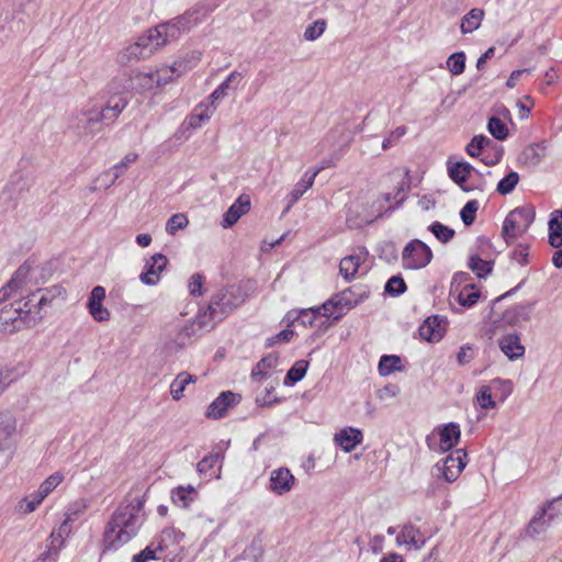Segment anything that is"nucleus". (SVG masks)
<instances>
[{"label":"nucleus","mask_w":562,"mask_h":562,"mask_svg":"<svg viewBox=\"0 0 562 562\" xmlns=\"http://www.w3.org/2000/svg\"><path fill=\"white\" fill-rule=\"evenodd\" d=\"M143 507L144 502L136 498L114 510L104 529V550H119L136 537L144 521Z\"/></svg>","instance_id":"obj_1"},{"label":"nucleus","mask_w":562,"mask_h":562,"mask_svg":"<svg viewBox=\"0 0 562 562\" xmlns=\"http://www.w3.org/2000/svg\"><path fill=\"white\" fill-rule=\"evenodd\" d=\"M238 289L229 286L228 289L215 294L207 307V312L199 314L194 319L186 324L176 335L173 345L177 350L182 349L192 342V338L203 328L212 327V321H221L235 306L239 304L233 301L235 291Z\"/></svg>","instance_id":"obj_2"},{"label":"nucleus","mask_w":562,"mask_h":562,"mask_svg":"<svg viewBox=\"0 0 562 562\" xmlns=\"http://www.w3.org/2000/svg\"><path fill=\"white\" fill-rule=\"evenodd\" d=\"M171 26L158 25L149 29L145 34L126 46L119 53L117 60L122 65H128L149 58L155 52L170 43L168 36H173Z\"/></svg>","instance_id":"obj_3"},{"label":"nucleus","mask_w":562,"mask_h":562,"mask_svg":"<svg viewBox=\"0 0 562 562\" xmlns=\"http://www.w3.org/2000/svg\"><path fill=\"white\" fill-rule=\"evenodd\" d=\"M409 189L408 180L402 178L396 181L394 192H386L381 194L372 203V210L359 221H353L351 217L347 218V222L352 227H360L372 223L374 220L381 217L384 213L394 210L401 203L404 202L406 195L405 192Z\"/></svg>","instance_id":"obj_4"},{"label":"nucleus","mask_w":562,"mask_h":562,"mask_svg":"<svg viewBox=\"0 0 562 562\" xmlns=\"http://www.w3.org/2000/svg\"><path fill=\"white\" fill-rule=\"evenodd\" d=\"M41 321L42 315L33 314L29 307V302H25L23 306L20 303L18 306L11 304L0 311V326L2 330L10 334L35 327Z\"/></svg>","instance_id":"obj_5"},{"label":"nucleus","mask_w":562,"mask_h":562,"mask_svg":"<svg viewBox=\"0 0 562 562\" xmlns=\"http://www.w3.org/2000/svg\"><path fill=\"white\" fill-rule=\"evenodd\" d=\"M369 296V292L362 291L357 293L349 288L334 295L330 300L323 304L324 316L339 319L347 311L353 308Z\"/></svg>","instance_id":"obj_6"},{"label":"nucleus","mask_w":562,"mask_h":562,"mask_svg":"<svg viewBox=\"0 0 562 562\" xmlns=\"http://www.w3.org/2000/svg\"><path fill=\"white\" fill-rule=\"evenodd\" d=\"M103 124H106L104 115L93 101H89L80 111L77 127L82 136H94L101 132Z\"/></svg>","instance_id":"obj_7"},{"label":"nucleus","mask_w":562,"mask_h":562,"mask_svg":"<svg viewBox=\"0 0 562 562\" xmlns=\"http://www.w3.org/2000/svg\"><path fill=\"white\" fill-rule=\"evenodd\" d=\"M533 214L530 210L517 207L508 213L503 224V237L507 243L521 236L530 226Z\"/></svg>","instance_id":"obj_8"},{"label":"nucleus","mask_w":562,"mask_h":562,"mask_svg":"<svg viewBox=\"0 0 562 562\" xmlns=\"http://www.w3.org/2000/svg\"><path fill=\"white\" fill-rule=\"evenodd\" d=\"M461 430L458 424L449 423L438 427L431 436L427 438L428 447L436 452H447L456 447L460 440Z\"/></svg>","instance_id":"obj_9"},{"label":"nucleus","mask_w":562,"mask_h":562,"mask_svg":"<svg viewBox=\"0 0 562 562\" xmlns=\"http://www.w3.org/2000/svg\"><path fill=\"white\" fill-rule=\"evenodd\" d=\"M432 258L430 248L419 239L411 240L403 249L402 261L405 269L417 270L426 267Z\"/></svg>","instance_id":"obj_10"},{"label":"nucleus","mask_w":562,"mask_h":562,"mask_svg":"<svg viewBox=\"0 0 562 562\" xmlns=\"http://www.w3.org/2000/svg\"><path fill=\"white\" fill-rule=\"evenodd\" d=\"M210 12L211 9L209 7L201 4L192 8L171 22L164 23L162 25L171 26L175 32L173 36H168L169 41L177 40L182 31H189L205 21Z\"/></svg>","instance_id":"obj_11"},{"label":"nucleus","mask_w":562,"mask_h":562,"mask_svg":"<svg viewBox=\"0 0 562 562\" xmlns=\"http://www.w3.org/2000/svg\"><path fill=\"white\" fill-rule=\"evenodd\" d=\"M469 279L467 273H458L453 277L452 289L450 295L462 306V307H472L474 306L480 296L481 292L473 283H467L461 289H459V284L465 282Z\"/></svg>","instance_id":"obj_12"},{"label":"nucleus","mask_w":562,"mask_h":562,"mask_svg":"<svg viewBox=\"0 0 562 562\" xmlns=\"http://www.w3.org/2000/svg\"><path fill=\"white\" fill-rule=\"evenodd\" d=\"M467 457V452L463 449H457L436 463V469L445 481L449 483L454 482L468 463Z\"/></svg>","instance_id":"obj_13"},{"label":"nucleus","mask_w":562,"mask_h":562,"mask_svg":"<svg viewBox=\"0 0 562 562\" xmlns=\"http://www.w3.org/2000/svg\"><path fill=\"white\" fill-rule=\"evenodd\" d=\"M16 445V419L11 413L0 414V451L14 454Z\"/></svg>","instance_id":"obj_14"},{"label":"nucleus","mask_w":562,"mask_h":562,"mask_svg":"<svg viewBox=\"0 0 562 562\" xmlns=\"http://www.w3.org/2000/svg\"><path fill=\"white\" fill-rule=\"evenodd\" d=\"M295 483L296 479L292 472L285 467H280L270 472L268 490L277 496H283L292 491Z\"/></svg>","instance_id":"obj_15"},{"label":"nucleus","mask_w":562,"mask_h":562,"mask_svg":"<svg viewBox=\"0 0 562 562\" xmlns=\"http://www.w3.org/2000/svg\"><path fill=\"white\" fill-rule=\"evenodd\" d=\"M447 319L438 315L427 317L419 327V335L429 342H438L447 330Z\"/></svg>","instance_id":"obj_16"},{"label":"nucleus","mask_w":562,"mask_h":562,"mask_svg":"<svg viewBox=\"0 0 562 562\" xmlns=\"http://www.w3.org/2000/svg\"><path fill=\"white\" fill-rule=\"evenodd\" d=\"M395 542L397 546H405L408 550L418 551L426 544V537L419 527L406 524L401 528Z\"/></svg>","instance_id":"obj_17"},{"label":"nucleus","mask_w":562,"mask_h":562,"mask_svg":"<svg viewBox=\"0 0 562 562\" xmlns=\"http://www.w3.org/2000/svg\"><path fill=\"white\" fill-rule=\"evenodd\" d=\"M168 259L162 254H155L145 263V269L139 280L146 285H155L160 280V273L165 270Z\"/></svg>","instance_id":"obj_18"},{"label":"nucleus","mask_w":562,"mask_h":562,"mask_svg":"<svg viewBox=\"0 0 562 562\" xmlns=\"http://www.w3.org/2000/svg\"><path fill=\"white\" fill-rule=\"evenodd\" d=\"M105 299V290L103 286L98 285L94 286L91 291L89 301H88V310L90 315L97 322H106L110 319V312L108 308L103 307V301Z\"/></svg>","instance_id":"obj_19"},{"label":"nucleus","mask_w":562,"mask_h":562,"mask_svg":"<svg viewBox=\"0 0 562 562\" xmlns=\"http://www.w3.org/2000/svg\"><path fill=\"white\" fill-rule=\"evenodd\" d=\"M368 251L364 247L358 248V250L341 259L339 263V272L345 280L350 281L357 274L360 266L367 260Z\"/></svg>","instance_id":"obj_20"},{"label":"nucleus","mask_w":562,"mask_h":562,"mask_svg":"<svg viewBox=\"0 0 562 562\" xmlns=\"http://www.w3.org/2000/svg\"><path fill=\"white\" fill-rule=\"evenodd\" d=\"M239 396L231 391L222 392L207 407L206 416L222 418L227 409L237 404Z\"/></svg>","instance_id":"obj_21"},{"label":"nucleus","mask_w":562,"mask_h":562,"mask_svg":"<svg viewBox=\"0 0 562 562\" xmlns=\"http://www.w3.org/2000/svg\"><path fill=\"white\" fill-rule=\"evenodd\" d=\"M475 171L474 167L467 161H448V175L449 177L463 190L471 191L474 188L467 186L468 179L472 172Z\"/></svg>","instance_id":"obj_22"},{"label":"nucleus","mask_w":562,"mask_h":562,"mask_svg":"<svg viewBox=\"0 0 562 562\" xmlns=\"http://www.w3.org/2000/svg\"><path fill=\"white\" fill-rule=\"evenodd\" d=\"M250 210V198L246 194L239 195L238 199L229 206L223 216L222 226L224 228L232 227L238 220Z\"/></svg>","instance_id":"obj_23"},{"label":"nucleus","mask_w":562,"mask_h":562,"mask_svg":"<svg viewBox=\"0 0 562 562\" xmlns=\"http://www.w3.org/2000/svg\"><path fill=\"white\" fill-rule=\"evenodd\" d=\"M498 347L509 360H517L524 357L525 347L518 334H507L498 339Z\"/></svg>","instance_id":"obj_24"},{"label":"nucleus","mask_w":562,"mask_h":562,"mask_svg":"<svg viewBox=\"0 0 562 562\" xmlns=\"http://www.w3.org/2000/svg\"><path fill=\"white\" fill-rule=\"evenodd\" d=\"M334 440L345 452H351L362 442L363 435L360 429L346 427L335 435Z\"/></svg>","instance_id":"obj_25"},{"label":"nucleus","mask_w":562,"mask_h":562,"mask_svg":"<svg viewBox=\"0 0 562 562\" xmlns=\"http://www.w3.org/2000/svg\"><path fill=\"white\" fill-rule=\"evenodd\" d=\"M156 86L159 88L175 81L177 78L186 74V67L181 63H172V65H162L155 69Z\"/></svg>","instance_id":"obj_26"},{"label":"nucleus","mask_w":562,"mask_h":562,"mask_svg":"<svg viewBox=\"0 0 562 562\" xmlns=\"http://www.w3.org/2000/svg\"><path fill=\"white\" fill-rule=\"evenodd\" d=\"M127 105V99L123 94L112 95L100 110L104 115L106 124L114 122Z\"/></svg>","instance_id":"obj_27"},{"label":"nucleus","mask_w":562,"mask_h":562,"mask_svg":"<svg viewBox=\"0 0 562 562\" xmlns=\"http://www.w3.org/2000/svg\"><path fill=\"white\" fill-rule=\"evenodd\" d=\"M27 371L23 362H14L4 366L0 370V393L3 392L11 383L19 380Z\"/></svg>","instance_id":"obj_28"},{"label":"nucleus","mask_w":562,"mask_h":562,"mask_svg":"<svg viewBox=\"0 0 562 562\" xmlns=\"http://www.w3.org/2000/svg\"><path fill=\"white\" fill-rule=\"evenodd\" d=\"M244 79L243 72L232 71L228 77L210 94L211 103H214L227 95L228 90H237L239 83Z\"/></svg>","instance_id":"obj_29"},{"label":"nucleus","mask_w":562,"mask_h":562,"mask_svg":"<svg viewBox=\"0 0 562 562\" xmlns=\"http://www.w3.org/2000/svg\"><path fill=\"white\" fill-rule=\"evenodd\" d=\"M323 167L314 170L313 172H305L302 179L294 186L290 193V204H294L314 184L316 176L321 172Z\"/></svg>","instance_id":"obj_30"},{"label":"nucleus","mask_w":562,"mask_h":562,"mask_svg":"<svg viewBox=\"0 0 562 562\" xmlns=\"http://www.w3.org/2000/svg\"><path fill=\"white\" fill-rule=\"evenodd\" d=\"M215 112V106L211 103L209 105L206 104H199L193 113L188 117L187 123L189 127L195 130L202 126L204 122H207L212 115Z\"/></svg>","instance_id":"obj_31"},{"label":"nucleus","mask_w":562,"mask_h":562,"mask_svg":"<svg viewBox=\"0 0 562 562\" xmlns=\"http://www.w3.org/2000/svg\"><path fill=\"white\" fill-rule=\"evenodd\" d=\"M546 156V146L542 144H530L521 153L520 160L527 166L539 165Z\"/></svg>","instance_id":"obj_32"},{"label":"nucleus","mask_w":562,"mask_h":562,"mask_svg":"<svg viewBox=\"0 0 562 562\" xmlns=\"http://www.w3.org/2000/svg\"><path fill=\"white\" fill-rule=\"evenodd\" d=\"M26 273L27 271L23 267L16 270L12 279L0 289V303L10 299L22 286Z\"/></svg>","instance_id":"obj_33"},{"label":"nucleus","mask_w":562,"mask_h":562,"mask_svg":"<svg viewBox=\"0 0 562 562\" xmlns=\"http://www.w3.org/2000/svg\"><path fill=\"white\" fill-rule=\"evenodd\" d=\"M487 385L495 400L501 403H504L514 391V383L501 378L493 379Z\"/></svg>","instance_id":"obj_34"},{"label":"nucleus","mask_w":562,"mask_h":562,"mask_svg":"<svg viewBox=\"0 0 562 562\" xmlns=\"http://www.w3.org/2000/svg\"><path fill=\"white\" fill-rule=\"evenodd\" d=\"M182 532H180L173 527H167L157 537L155 543L157 544L158 550L164 551L168 549L170 546L178 544L182 540Z\"/></svg>","instance_id":"obj_35"},{"label":"nucleus","mask_w":562,"mask_h":562,"mask_svg":"<svg viewBox=\"0 0 562 562\" xmlns=\"http://www.w3.org/2000/svg\"><path fill=\"white\" fill-rule=\"evenodd\" d=\"M491 147H494L491 138L485 135H475L467 145L465 151L470 157L476 158Z\"/></svg>","instance_id":"obj_36"},{"label":"nucleus","mask_w":562,"mask_h":562,"mask_svg":"<svg viewBox=\"0 0 562 562\" xmlns=\"http://www.w3.org/2000/svg\"><path fill=\"white\" fill-rule=\"evenodd\" d=\"M196 490L192 485L178 486L171 493L172 502L183 508H188L193 502Z\"/></svg>","instance_id":"obj_37"},{"label":"nucleus","mask_w":562,"mask_h":562,"mask_svg":"<svg viewBox=\"0 0 562 562\" xmlns=\"http://www.w3.org/2000/svg\"><path fill=\"white\" fill-rule=\"evenodd\" d=\"M323 308H308V310H301V311H290L286 314V319L291 323L293 322H301L304 326H312L314 323V318L316 315L323 314Z\"/></svg>","instance_id":"obj_38"},{"label":"nucleus","mask_w":562,"mask_h":562,"mask_svg":"<svg viewBox=\"0 0 562 562\" xmlns=\"http://www.w3.org/2000/svg\"><path fill=\"white\" fill-rule=\"evenodd\" d=\"M195 380L196 378L194 375L186 372L179 373L170 384V394L172 398L179 401L183 395L186 386L189 383L195 382Z\"/></svg>","instance_id":"obj_39"},{"label":"nucleus","mask_w":562,"mask_h":562,"mask_svg":"<svg viewBox=\"0 0 562 562\" xmlns=\"http://www.w3.org/2000/svg\"><path fill=\"white\" fill-rule=\"evenodd\" d=\"M483 11L481 9H472L468 14H465L461 21V32L463 34L472 33L476 29L480 27Z\"/></svg>","instance_id":"obj_40"},{"label":"nucleus","mask_w":562,"mask_h":562,"mask_svg":"<svg viewBox=\"0 0 562 562\" xmlns=\"http://www.w3.org/2000/svg\"><path fill=\"white\" fill-rule=\"evenodd\" d=\"M133 82L135 87L142 91H149L159 88V86H156L155 70L136 72L133 77Z\"/></svg>","instance_id":"obj_41"},{"label":"nucleus","mask_w":562,"mask_h":562,"mask_svg":"<svg viewBox=\"0 0 562 562\" xmlns=\"http://www.w3.org/2000/svg\"><path fill=\"white\" fill-rule=\"evenodd\" d=\"M531 306L529 304L516 305L507 310L504 317L512 325L529 319Z\"/></svg>","instance_id":"obj_42"},{"label":"nucleus","mask_w":562,"mask_h":562,"mask_svg":"<svg viewBox=\"0 0 562 562\" xmlns=\"http://www.w3.org/2000/svg\"><path fill=\"white\" fill-rule=\"evenodd\" d=\"M278 364V357L269 355L262 358L251 372V378L256 381H261L267 376V370L274 368Z\"/></svg>","instance_id":"obj_43"},{"label":"nucleus","mask_w":562,"mask_h":562,"mask_svg":"<svg viewBox=\"0 0 562 562\" xmlns=\"http://www.w3.org/2000/svg\"><path fill=\"white\" fill-rule=\"evenodd\" d=\"M308 361L306 360H299L296 361L292 368L288 371L285 378H284V384L292 385L299 381H301L308 368Z\"/></svg>","instance_id":"obj_44"},{"label":"nucleus","mask_w":562,"mask_h":562,"mask_svg":"<svg viewBox=\"0 0 562 562\" xmlns=\"http://www.w3.org/2000/svg\"><path fill=\"white\" fill-rule=\"evenodd\" d=\"M401 358L397 356H382L379 362V372L385 376L395 371H401Z\"/></svg>","instance_id":"obj_45"},{"label":"nucleus","mask_w":562,"mask_h":562,"mask_svg":"<svg viewBox=\"0 0 562 562\" xmlns=\"http://www.w3.org/2000/svg\"><path fill=\"white\" fill-rule=\"evenodd\" d=\"M476 402L482 409H493L497 405V401L487 384L482 385L477 391Z\"/></svg>","instance_id":"obj_46"},{"label":"nucleus","mask_w":562,"mask_h":562,"mask_svg":"<svg viewBox=\"0 0 562 562\" xmlns=\"http://www.w3.org/2000/svg\"><path fill=\"white\" fill-rule=\"evenodd\" d=\"M63 481L64 474L61 472H55L49 475L36 491L42 497L46 498Z\"/></svg>","instance_id":"obj_47"},{"label":"nucleus","mask_w":562,"mask_h":562,"mask_svg":"<svg viewBox=\"0 0 562 562\" xmlns=\"http://www.w3.org/2000/svg\"><path fill=\"white\" fill-rule=\"evenodd\" d=\"M447 68L453 76L461 75L465 68V54L458 52L450 55L447 59Z\"/></svg>","instance_id":"obj_48"},{"label":"nucleus","mask_w":562,"mask_h":562,"mask_svg":"<svg viewBox=\"0 0 562 562\" xmlns=\"http://www.w3.org/2000/svg\"><path fill=\"white\" fill-rule=\"evenodd\" d=\"M189 225V218L184 213L173 214L166 224V232L169 235H176L180 229L186 228Z\"/></svg>","instance_id":"obj_49"},{"label":"nucleus","mask_w":562,"mask_h":562,"mask_svg":"<svg viewBox=\"0 0 562 562\" xmlns=\"http://www.w3.org/2000/svg\"><path fill=\"white\" fill-rule=\"evenodd\" d=\"M487 130L498 140H504L508 136L506 124L498 117H491L487 123Z\"/></svg>","instance_id":"obj_50"},{"label":"nucleus","mask_w":562,"mask_h":562,"mask_svg":"<svg viewBox=\"0 0 562 562\" xmlns=\"http://www.w3.org/2000/svg\"><path fill=\"white\" fill-rule=\"evenodd\" d=\"M469 268L479 278H483L492 271V263L491 261L483 260L477 256H471L469 260Z\"/></svg>","instance_id":"obj_51"},{"label":"nucleus","mask_w":562,"mask_h":562,"mask_svg":"<svg viewBox=\"0 0 562 562\" xmlns=\"http://www.w3.org/2000/svg\"><path fill=\"white\" fill-rule=\"evenodd\" d=\"M44 499L45 498L35 491L20 501L19 509L24 514L33 513Z\"/></svg>","instance_id":"obj_52"},{"label":"nucleus","mask_w":562,"mask_h":562,"mask_svg":"<svg viewBox=\"0 0 562 562\" xmlns=\"http://www.w3.org/2000/svg\"><path fill=\"white\" fill-rule=\"evenodd\" d=\"M549 243L552 247L559 248L562 246V224H559V218L553 217L549 222Z\"/></svg>","instance_id":"obj_53"},{"label":"nucleus","mask_w":562,"mask_h":562,"mask_svg":"<svg viewBox=\"0 0 562 562\" xmlns=\"http://www.w3.org/2000/svg\"><path fill=\"white\" fill-rule=\"evenodd\" d=\"M519 181V176L516 171H510L497 184V192L506 195L510 193Z\"/></svg>","instance_id":"obj_54"},{"label":"nucleus","mask_w":562,"mask_h":562,"mask_svg":"<svg viewBox=\"0 0 562 562\" xmlns=\"http://www.w3.org/2000/svg\"><path fill=\"white\" fill-rule=\"evenodd\" d=\"M64 290L60 286H52L43 290V293L38 300V310L49 305L56 297L64 295Z\"/></svg>","instance_id":"obj_55"},{"label":"nucleus","mask_w":562,"mask_h":562,"mask_svg":"<svg viewBox=\"0 0 562 562\" xmlns=\"http://www.w3.org/2000/svg\"><path fill=\"white\" fill-rule=\"evenodd\" d=\"M479 210L476 200L469 201L461 210L460 216L465 226H470L475 221V214Z\"/></svg>","instance_id":"obj_56"},{"label":"nucleus","mask_w":562,"mask_h":562,"mask_svg":"<svg viewBox=\"0 0 562 562\" xmlns=\"http://www.w3.org/2000/svg\"><path fill=\"white\" fill-rule=\"evenodd\" d=\"M429 229L442 243H448L454 236V231L448 226L442 225L439 222H435L430 225Z\"/></svg>","instance_id":"obj_57"},{"label":"nucleus","mask_w":562,"mask_h":562,"mask_svg":"<svg viewBox=\"0 0 562 562\" xmlns=\"http://www.w3.org/2000/svg\"><path fill=\"white\" fill-rule=\"evenodd\" d=\"M326 30L325 20H316L313 24L308 25L304 31V38L306 41H315L323 35Z\"/></svg>","instance_id":"obj_58"},{"label":"nucleus","mask_w":562,"mask_h":562,"mask_svg":"<svg viewBox=\"0 0 562 562\" xmlns=\"http://www.w3.org/2000/svg\"><path fill=\"white\" fill-rule=\"evenodd\" d=\"M384 290L387 294L396 296L406 291V284L401 277L394 276L389 279Z\"/></svg>","instance_id":"obj_59"},{"label":"nucleus","mask_w":562,"mask_h":562,"mask_svg":"<svg viewBox=\"0 0 562 562\" xmlns=\"http://www.w3.org/2000/svg\"><path fill=\"white\" fill-rule=\"evenodd\" d=\"M547 513V507H543L541 512L536 516L528 526V532L530 535H539L543 532L547 528V520L544 519Z\"/></svg>","instance_id":"obj_60"},{"label":"nucleus","mask_w":562,"mask_h":562,"mask_svg":"<svg viewBox=\"0 0 562 562\" xmlns=\"http://www.w3.org/2000/svg\"><path fill=\"white\" fill-rule=\"evenodd\" d=\"M201 52L192 50L187 53L181 58L175 60L173 63H181V65L186 67V72H188L190 69H192L199 64V61L201 60Z\"/></svg>","instance_id":"obj_61"},{"label":"nucleus","mask_w":562,"mask_h":562,"mask_svg":"<svg viewBox=\"0 0 562 562\" xmlns=\"http://www.w3.org/2000/svg\"><path fill=\"white\" fill-rule=\"evenodd\" d=\"M138 158V155L135 153H130L125 155V157L121 160L120 164L115 165L112 170L114 172V178L112 183L127 169L133 162H135Z\"/></svg>","instance_id":"obj_62"},{"label":"nucleus","mask_w":562,"mask_h":562,"mask_svg":"<svg viewBox=\"0 0 562 562\" xmlns=\"http://www.w3.org/2000/svg\"><path fill=\"white\" fill-rule=\"evenodd\" d=\"M220 458V453H210L205 456L196 465L198 472L201 474H206L211 469L214 468Z\"/></svg>","instance_id":"obj_63"},{"label":"nucleus","mask_w":562,"mask_h":562,"mask_svg":"<svg viewBox=\"0 0 562 562\" xmlns=\"http://www.w3.org/2000/svg\"><path fill=\"white\" fill-rule=\"evenodd\" d=\"M474 358V349L470 345H463L460 347L457 353V361L460 366L470 363Z\"/></svg>","instance_id":"obj_64"}]
</instances>
